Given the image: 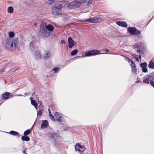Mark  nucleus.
I'll use <instances>...</instances> for the list:
<instances>
[{"label": "nucleus", "mask_w": 154, "mask_h": 154, "mask_svg": "<svg viewBox=\"0 0 154 154\" xmlns=\"http://www.w3.org/2000/svg\"><path fill=\"white\" fill-rule=\"evenodd\" d=\"M80 5L82 3H85L88 5H89L91 4L92 1L91 0H79Z\"/></svg>", "instance_id": "2eb2a0df"}, {"label": "nucleus", "mask_w": 154, "mask_h": 154, "mask_svg": "<svg viewBox=\"0 0 154 154\" xmlns=\"http://www.w3.org/2000/svg\"><path fill=\"white\" fill-rule=\"evenodd\" d=\"M50 53L49 51H46L44 54V58L45 59H47L50 57Z\"/></svg>", "instance_id": "6ab92c4d"}, {"label": "nucleus", "mask_w": 154, "mask_h": 154, "mask_svg": "<svg viewBox=\"0 0 154 154\" xmlns=\"http://www.w3.org/2000/svg\"><path fill=\"white\" fill-rule=\"evenodd\" d=\"M137 48L138 50H137V53H139L140 54V55H139V58L140 59H141V55H140V54H143L144 53L143 51L142 50H140L141 47L140 46H138Z\"/></svg>", "instance_id": "412c9836"}, {"label": "nucleus", "mask_w": 154, "mask_h": 154, "mask_svg": "<svg viewBox=\"0 0 154 154\" xmlns=\"http://www.w3.org/2000/svg\"><path fill=\"white\" fill-rule=\"evenodd\" d=\"M153 73H152L150 75H146L143 78V82L144 83L149 84L150 81H153L154 80V75H153Z\"/></svg>", "instance_id": "423d86ee"}, {"label": "nucleus", "mask_w": 154, "mask_h": 154, "mask_svg": "<svg viewBox=\"0 0 154 154\" xmlns=\"http://www.w3.org/2000/svg\"><path fill=\"white\" fill-rule=\"evenodd\" d=\"M38 103H39L40 104H42V101H38Z\"/></svg>", "instance_id": "a18cd8bd"}, {"label": "nucleus", "mask_w": 154, "mask_h": 154, "mask_svg": "<svg viewBox=\"0 0 154 154\" xmlns=\"http://www.w3.org/2000/svg\"><path fill=\"white\" fill-rule=\"evenodd\" d=\"M80 5L79 0H77L70 3L68 5V7L70 9H74L78 8Z\"/></svg>", "instance_id": "39448f33"}, {"label": "nucleus", "mask_w": 154, "mask_h": 154, "mask_svg": "<svg viewBox=\"0 0 154 154\" xmlns=\"http://www.w3.org/2000/svg\"><path fill=\"white\" fill-rule=\"evenodd\" d=\"M39 33L41 36L44 37H48L51 35V32L48 31L44 25L42 24L40 26Z\"/></svg>", "instance_id": "f03ea898"}, {"label": "nucleus", "mask_w": 154, "mask_h": 154, "mask_svg": "<svg viewBox=\"0 0 154 154\" xmlns=\"http://www.w3.org/2000/svg\"><path fill=\"white\" fill-rule=\"evenodd\" d=\"M142 69V70L143 72H147V69L146 68V67L143 68Z\"/></svg>", "instance_id": "72a5a7b5"}, {"label": "nucleus", "mask_w": 154, "mask_h": 154, "mask_svg": "<svg viewBox=\"0 0 154 154\" xmlns=\"http://www.w3.org/2000/svg\"><path fill=\"white\" fill-rule=\"evenodd\" d=\"M33 99V97H31L30 98V99L31 100H33L32 99Z\"/></svg>", "instance_id": "3c124183"}, {"label": "nucleus", "mask_w": 154, "mask_h": 154, "mask_svg": "<svg viewBox=\"0 0 154 154\" xmlns=\"http://www.w3.org/2000/svg\"><path fill=\"white\" fill-rule=\"evenodd\" d=\"M148 67L151 69H154V60H152L149 62Z\"/></svg>", "instance_id": "a211bd4d"}, {"label": "nucleus", "mask_w": 154, "mask_h": 154, "mask_svg": "<svg viewBox=\"0 0 154 154\" xmlns=\"http://www.w3.org/2000/svg\"><path fill=\"white\" fill-rule=\"evenodd\" d=\"M108 53H103V54H108ZM109 54H112V53H108Z\"/></svg>", "instance_id": "c03bdc74"}, {"label": "nucleus", "mask_w": 154, "mask_h": 154, "mask_svg": "<svg viewBox=\"0 0 154 154\" xmlns=\"http://www.w3.org/2000/svg\"><path fill=\"white\" fill-rule=\"evenodd\" d=\"M75 148L76 151H78L82 152L84 151L85 150L84 146L83 145H81L78 143L76 144Z\"/></svg>", "instance_id": "1a4fd4ad"}, {"label": "nucleus", "mask_w": 154, "mask_h": 154, "mask_svg": "<svg viewBox=\"0 0 154 154\" xmlns=\"http://www.w3.org/2000/svg\"><path fill=\"white\" fill-rule=\"evenodd\" d=\"M103 20L100 17L90 18L89 19H85V22H89L92 23H97L102 22Z\"/></svg>", "instance_id": "7ed1b4c3"}, {"label": "nucleus", "mask_w": 154, "mask_h": 154, "mask_svg": "<svg viewBox=\"0 0 154 154\" xmlns=\"http://www.w3.org/2000/svg\"><path fill=\"white\" fill-rule=\"evenodd\" d=\"M105 51H106V52H109V49H106V50H105Z\"/></svg>", "instance_id": "49530a36"}, {"label": "nucleus", "mask_w": 154, "mask_h": 154, "mask_svg": "<svg viewBox=\"0 0 154 154\" xmlns=\"http://www.w3.org/2000/svg\"><path fill=\"white\" fill-rule=\"evenodd\" d=\"M10 93L6 92L2 94V97L4 99H7L9 98Z\"/></svg>", "instance_id": "aec40b11"}, {"label": "nucleus", "mask_w": 154, "mask_h": 154, "mask_svg": "<svg viewBox=\"0 0 154 154\" xmlns=\"http://www.w3.org/2000/svg\"><path fill=\"white\" fill-rule=\"evenodd\" d=\"M48 123L46 120H44L42 121V123L41 126V128L44 129L46 128L48 125Z\"/></svg>", "instance_id": "dca6fc26"}, {"label": "nucleus", "mask_w": 154, "mask_h": 154, "mask_svg": "<svg viewBox=\"0 0 154 154\" xmlns=\"http://www.w3.org/2000/svg\"><path fill=\"white\" fill-rule=\"evenodd\" d=\"M8 12L10 13H12L13 12V8L11 6H9L8 8Z\"/></svg>", "instance_id": "393cba45"}, {"label": "nucleus", "mask_w": 154, "mask_h": 154, "mask_svg": "<svg viewBox=\"0 0 154 154\" xmlns=\"http://www.w3.org/2000/svg\"><path fill=\"white\" fill-rule=\"evenodd\" d=\"M19 96H21V95H19Z\"/></svg>", "instance_id": "864d4df0"}, {"label": "nucleus", "mask_w": 154, "mask_h": 154, "mask_svg": "<svg viewBox=\"0 0 154 154\" xmlns=\"http://www.w3.org/2000/svg\"><path fill=\"white\" fill-rule=\"evenodd\" d=\"M54 116L56 121L59 122L60 123H61L62 122L61 119L62 117L61 114L59 112H56Z\"/></svg>", "instance_id": "9d476101"}, {"label": "nucleus", "mask_w": 154, "mask_h": 154, "mask_svg": "<svg viewBox=\"0 0 154 154\" xmlns=\"http://www.w3.org/2000/svg\"><path fill=\"white\" fill-rule=\"evenodd\" d=\"M35 94V92H34L32 94V95L33 96V95Z\"/></svg>", "instance_id": "603ef678"}, {"label": "nucleus", "mask_w": 154, "mask_h": 154, "mask_svg": "<svg viewBox=\"0 0 154 154\" xmlns=\"http://www.w3.org/2000/svg\"><path fill=\"white\" fill-rule=\"evenodd\" d=\"M18 42L17 39L14 40L11 39H7L6 41V47L11 51L15 50L17 45Z\"/></svg>", "instance_id": "f257e3e1"}, {"label": "nucleus", "mask_w": 154, "mask_h": 154, "mask_svg": "<svg viewBox=\"0 0 154 154\" xmlns=\"http://www.w3.org/2000/svg\"><path fill=\"white\" fill-rule=\"evenodd\" d=\"M138 37H140L141 36H140L138 35Z\"/></svg>", "instance_id": "6e6d98bb"}, {"label": "nucleus", "mask_w": 154, "mask_h": 154, "mask_svg": "<svg viewBox=\"0 0 154 154\" xmlns=\"http://www.w3.org/2000/svg\"><path fill=\"white\" fill-rule=\"evenodd\" d=\"M26 152V149H25L23 150L22 151V153H25Z\"/></svg>", "instance_id": "a19ab883"}, {"label": "nucleus", "mask_w": 154, "mask_h": 154, "mask_svg": "<svg viewBox=\"0 0 154 154\" xmlns=\"http://www.w3.org/2000/svg\"><path fill=\"white\" fill-rule=\"evenodd\" d=\"M25 154H27L26 152L25 153Z\"/></svg>", "instance_id": "5fc2aeb1"}, {"label": "nucleus", "mask_w": 154, "mask_h": 154, "mask_svg": "<svg viewBox=\"0 0 154 154\" xmlns=\"http://www.w3.org/2000/svg\"><path fill=\"white\" fill-rule=\"evenodd\" d=\"M48 111L49 113V115H50L51 114V110H50V109H48Z\"/></svg>", "instance_id": "79ce46f5"}, {"label": "nucleus", "mask_w": 154, "mask_h": 154, "mask_svg": "<svg viewBox=\"0 0 154 154\" xmlns=\"http://www.w3.org/2000/svg\"><path fill=\"white\" fill-rule=\"evenodd\" d=\"M116 23L119 26L126 27L127 26V24L124 21H117Z\"/></svg>", "instance_id": "f8f14e48"}, {"label": "nucleus", "mask_w": 154, "mask_h": 154, "mask_svg": "<svg viewBox=\"0 0 154 154\" xmlns=\"http://www.w3.org/2000/svg\"><path fill=\"white\" fill-rule=\"evenodd\" d=\"M150 85L154 88V82L153 81H150Z\"/></svg>", "instance_id": "e433bc0d"}, {"label": "nucleus", "mask_w": 154, "mask_h": 154, "mask_svg": "<svg viewBox=\"0 0 154 154\" xmlns=\"http://www.w3.org/2000/svg\"><path fill=\"white\" fill-rule=\"evenodd\" d=\"M128 62L129 63L131 62V64H133L134 63V61L132 59H131L130 58H129V59L128 61Z\"/></svg>", "instance_id": "c9c22d12"}, {"label": "nucleus", "mask_w": 154, "mask_h": 154, "mask_svg": "<svg viewBox=\"0 0 154 154\" xmlns=\"http://www.w3.org/2000/svg\"><path fill=\"white\" fill-rule=\"evenodd\" d=\"M100 53H99V51L97 50H89L85 53V57H89L95 55Z\"/></svg>", "instance_id": "6e6552de"}, {"label": "nucleus", "mask_w": 154, "mask_h": 154, "mask_svg": "<svg viewBox=\"0 0 154 154\" xmlns=\"http://www.w3.org/2000/svg\"><path fill=\"white\" fill-rule=\"evenodd\" d=\"M131 67L132 72L134 74L136 73L137 69L135 64L134 63L133 64H131Z\"/></svg>", "instance_id": "f3484780"}, {"label": "nucleus", "mask_w": 154, "mask_h": 154, "mask_svg": "<svg viewBox=\"0 0 154 154\" xmlns=\"http://www.w3.org/2000/svg\"><path fill=\"white\" fill-rule=\"evenodd\" d=\"M135 55H136V56L135 57V58L136 59V60L137 61H139V60L138 58V55H137V54H135Z\"/></svg>", "instance_id": "4c0bfd02"}, {"label": "nucleus", "mask_w": 154, "mask_h": 154, "mask_svg": "<svg viewBox=\"0 0 154 154\" xmlns=\"http://www.w3.org/2000/svg\"><path fill=\"white\" fill-rule=\"evenodd\" d=\"M78 51V50L77 49H75L71 52V55L72 56H74L76 54Z\"/></svg>", "instance_id": "cd10ccee"}, {"label": "nucleus", "mask_w": 154, "mask_h": 154, "mask_svg": "<svg viewBox=\"0 0 154 154\" xmlns=\"http://www.w3.org/2000/svg\"><path fill=\"white\" fill-rule=\"evenodd\" d=\"M128 31L130 33L134 34L135 35H140L141 31L137 29L134 27H129L128 29Z\"/></svg>", "instance_id": "20e7f679"}, {"label": "nucleus", "mask_w": 154, "mask_h": 154, "mask_svg": "<svg viewBox=\"0 0 154 154\" xmlns=\"http://www.w3.org/2000/svg\"><path fill=\"white\" fill-rule=\"evenodd\" d=\"M147 66V63L146 62L141 63L140 64V66L142 68L144 67H146Z\"/></svg>", "instance_id": "c85d7f7f"}, {"label": "nucleus", "mask_w": 154, "mask_h": 154, "mask_svg": "<svg viewBox=\"0 0 154 154\" xmlns=\"http://www.w3.org/2000/svg\"><path fill=\"white\" fill-rule=\"evenodd\" d=\"M125 59L126 60L128 61L129 59V58L127 57H125Z\"/></svg>", "instance_id": "ea45409f"}, {"label": "nucleus", "mask_w": 154, "mask_h": 154, "mask_svg": "<svg viewBox=\"0 0 154 154\" xmlns=\"http://www.w3.org/2000/svg\"><path fill=\"white\" fill-rule=\"evenodd\" d=\"M9 133L14 136H18L19 135V134L18 132L13 131H10Z\"/></svg>", "instance_id": "5701e85b"}, {"label": "nucleus", "mask_w": 154, "mask_h": 154, "mask_svg": "<svg viewBox=\"0 0 154 154\" xmlns=\"http://www.w3.org/2000/svg\"><path fill=\"white\" fill-rule=\"evenodd\" d=\"M35 58L37 60H40L41 58L40 53L39 51H37L34 54Z\"/></svg>", "instance_id": "ddd939ff"}, {"label": "nucleus", "mask_w": 154, "mask_h": 154, "mask_svg": "<svg viewBox=\"0 0 154 154\" xmlns=\"http://www.w3.org/2000/svg\"><path fill=\"white\" fill-rule=\"evenodd\" d=\"M59 68L57 67H54L53 69V71H54L55 73H57V71L59 69Z\"/></svg>", "instance_id": "f704fd0d"}, {"label": "nucleus", "mask_w": 154, "mask_h": 154, "mask_svg": "<svg viewBox=\"0 0 154 154\" xmlns=\"http://www.w3.org/2000/svg\"><path fill=\"white\" fill-rule=\"evenodd\" d=\"M37 106H36V107H35V109H36V110H37L38 109V108H37Z\"/></svg>", "instance_id": "09e8293b"}, {"label": "nucleus", "mask_w": 154, "mask_h": 154, "mask_svg": "<svg viewBox=\"0 0 154 154\" xmlns=\"http://www.w3.org/2000/svg\"><path fill=\"white\" fill-rule=\"evenodd\" d=\"M61 43L62 44H64L66 43L65 41H64V40H61Z\"/></svg>", "instance_id": "58836bf2"}, {"label": "nucleus", "mask_w": 154, "mask_h": 154, "mask_svg": "<svg viewBox=\"0 0 154 154\" xmlns=\"http://www.w3.org/2000/svg\"><path fill=\"white\" fill-rule=\"evenodd\" d=\"M54 2V0H47V3L49 5L51 4Z\"/></svg>", "instance_id": "7c9ffc66"}, {"label": "nucleus", "mask_w": 154, "mask_h": 154, "mask_svg": "<svg viewBox=\"0 0 154 154\" xmlns=\"http://www.w3.org/2000/svg\"><path fill=\"white\" fill-rule=\"evenodd\" d=\"M22 140L23 141H29L30 140V138L29 137L27 136H22L21 137Z\"/></svg>", "instance_id": "4be33fe9"}, {"label": "nucleus", "mask_w": 154, "mask_h": 154, "mask_svg": "<svg viewBox=\"0 0 154 154\" xmlns=\"http://www.w3.org/2000/svg\"><path fill=\"white\" fill-rule=\"evenodd\" d=\"M140 82V81H139V80H138V81H137L136 82V83H138V82Z\"/></svg>", "instance_id": "8fccbe9b"}, {"label": "nucleus", "mask_w": 154, "mask_h": 154, "mask_svg": "<svg viewBox=\"0 0 154 154\" xmlns=\"http://www.w3.org/2000/svg\"><path fill=\"white\" fill-rule=\"evenodd\" d=\"M48 31L51 32L53 31L54 29V27L51 24H49L47 26H45Z\"/></svg>", "instance_id": "4468645a"}, {"label": "nucleus", "mask_w": 154, "mask_h": 154, "mask_svg": "<svg viewBox=\"0 0 154 154\" xmlns=\"http://www.w3.org/2000/svg\"><path fill=\"white\" fill-rule=\"evenodd\" d=\"M31 131V129H28L24 132L23 134L24 136H27L30 133Z\"/></svg>", "instance_id": "b1692460"}, {"label": "nucleus", "mask_w": 154, "mask_h": 154, "mask_svg": "<svg viewBox=\"0 0 154 154\" xmlns=\"http://www.w3.org/2000/svg\"><path fill=\"white\" fill-rule=\"evenodd\" d=\"M68 42H69L68 47L69 48H72L74 45V41L72 38L69 37L68 38Z\"/></svg>", "instance_id": "9b49d317"}, {"label": "nucleus", "mask_w": 154, "mask_h": 154, "mask_svg": "<svg viewBox=\"0 0 154 154\" xmlns=\"http://www.w3.org/2000/svg\"><path fill=\"white\" fill-rule=\"evenodd\" d=\"M34 25L35 26H36L37 25V23H34Z\"/></svg>", "instance_id": "de8ad7c7"}, {"label": "nucleus", "mask_w": 154, "mask_h": 154, "mask_svg": "<svg viewBox=\"0 0 154 154\" xmlns=\"http://www.w3.org/2000/svg\"><path fill=\"white\" fill-rule=\"evenodd\" d=\"M14 33L13 32H10L9 34V37L10 38H12L14 37Z\"/></svg>", "instance_id": "c756f323"}, {"label": "nucleus", "mask_w": 154, "mask_h": 154, "mask_svg": "<svg viewBox=\"0 0 154 154\" xmlns=\"http://www.w3.org/2000/svg\"><path fill=\"white\" fill-rule=\"evenodd\" d=\"M31 104L34 106V107H36L37 106V104L34 100H31Z\"/></svg>", "instance_id": "bb28decb"}, {"label": "nucleus", "mask_w": 154, "mask_h": 154, "mask_svg": "<svg viewBox=\"0 0 154 154\" xmlns=\"http://www.w3.org/2000/svg\"><path fill=\"white\" fill-rule=\"evenodd\" d=\"M50 138L51 139H54V137L53 136H51Z\"/></svg>", "instance_id": "37998d69"}, {"label": "nucleus", "mask_w": 154, "mask_h": 154, "mask_svg": "<svg viewBox=\"0 0 154 154\" xmlns=\"http://www.w3.org/2000/svg\"><path fill=\"white\" fill-rule=\"evenodd\" d=\"M49 117L53 121H55V119H54V116L52 115V114L49 115Z\"/></svg>", "instance_id": "2f4dec72"}, {"label": "nucleus", "mask_w": 154, "mask_h": 154, "mask_svg": "<svg viewBox=\"0 0 154 154\" xmlns=\"http://www.w3.org/2000/svg\"><path fill=\"white\" fill-rule=\"evenodd\" d=\"M42 113V110H40L38 112H37V116H41Z\"/></svg>", "instance_id": "473e14b6"}, {"label": "nucleus", "mask_w": 154, "mask_h": 154, "mask_svg": "<svg viewBox=\"0 0 154 154\" xmlns=\"http://www.w3.org/2000/svg\"><path fill=\"white\" fill-rule=\"evenodd\" d=\"M34 45L33 42H31L30 44V49L31 50L33 51L35 49V47L33 45Z\"/></svg>", "instance_id": "a878e982"}, {"label": "nucleus", "mask_w": 154, "mask_h": 154, "mask_svg": "<svg viewBox=\"0 0 154 154\" xmlns=\"http://www.w3.org/2000/svg\"><path fill=\"white\" fill-rule=\"evenodd\" d=\"M52 12L53 15L56 16H61V11L60 8L59 7L55 6L52 8Z\"/></svg>", "instance_id": "0eeeda50"}]
</instances>
